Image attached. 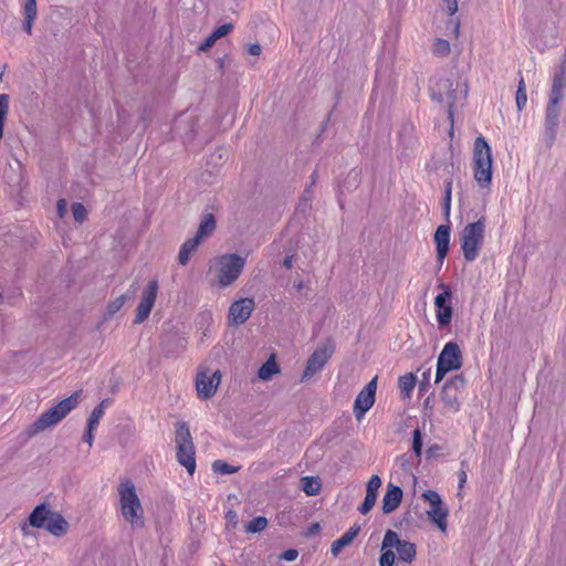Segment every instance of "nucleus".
<instances>
[{
	"instance_id": "nucleus-41",
	"label": "nucleus",
	"mask_w": 566,
	"mask_h": 566,
	"mask_svg": "<svg viewBox=\"0 0 566 566\" xmlns=\"http://www.w3.org/2000/svg\"><path fill=\"white\" fill-rule=\"evenodd\" d=\"M23 14L24 18L35 19L38 14L36 10V1L35 0H25L23 6Z\"/></svg>"
},
{
	"instance_id": "nucleus-8",
	"label": "nucleus",
	"mask_w": 566,
	"mask_h": 566,
	"mask_svg": "<svg viewBox=\"0 0 566 566\" xmlns=\"http://www.w3.org/2000/svg\"><path fill=\"white\" fill-rule=\"evenodd\" d=\"M461 366L462 355L459 345L454 342L447 343L438 356L434 381H441L447 373L458 370Z\"/></svg>"
},
{
	"instance_id": "nucleus-37",
	"label": "nucleus",
	"mask_w": 566,
	"mask_h": 566,
	"mask_svg": "<svg viewBox=\"0 0 566 566\" xmlns=\"http://www.w3.org/2000/svg\"><path fill=\"white\" fill-rule=\"evenodd\" d=\"M9 111V95L0 94V126L4 125Z\"/></svg>"
},
{
	"instance_id": "nucleus-36",
	"label": "nucleus",
	"mask_w": 566,
	"mask_h": 566,
	"mask_svg": "<svg viewBox=\"0 0 566 566\" xmlns=\"http://www.w3.org/2000/svg\"><path fill=\"white\" fill-rule=\"evenodd\" d=\"M380 485L381 479L377 474L371 475L367 482L366 493L377 496Z\"/></svg>"
},
{
	"instance_id": "nucleus-27",
	"label": "nucleus",
	"mask_w": 566,
	"mask_h": 566,
	"mask_svg": "<svg viewBox=\"0 0 566 566\" xmlns=\"http://www.w3.org/2000/svg\"><path fill=\"white\" fill-rule=\"evenodd\" d=\"M302 490L306 495H317L321 491L322 483L317 476H304L301 479Z\"/></svg>"
},
{
	"instance_id": "nucleus-44",
	"label": "nucleus",
	"mask_w": 566,
	"mask_h": 566,
	"mask_svg": "<svg viewBox=\"0 0 566 566\" xmlns=\"http://www.w3.org/2000/svg\"><path fill=\"white\" fill-rule=\"evenodd\" d=\"M200 239L195 235L193 238L187 240L182 245L181 248L185 249L186 251H189L190 253H192L197 247L199 245L200 243Z\"/></svg>"
},
{
	"instance_id": "nucleus-28",
	"label": "nucleus",
	"mask_w": 566,
	"mask_h": 566,
	"mask_svg": "<svg viewBox=\"0 0 566 566\" xmlns=\"http://www.w3.org/2000/svg\"><path fill=\"white\" fill-rule=\"evenodd\" d=\"M216 229V220L213 214L208 213L201 220L196 235L202 240L205 237L210 235Z\"/></svg>"
},
{
	"instance_id": "nucleus-6",
	"label": "nucleus",
	"mask_w": 566,
	"mask_h": 566,
	"mask_svg": "<svg viewBox=\"0 0 566 566\" xmlns=\"http://www.w3.org/2000/svg\"><path fill=\"white\" fill-rule=\"evenodd\" d=\"M484 218H480L474 222H470L462 229L460 233V244L465 261L473 262L476 260L484 241Z\"/></svg>"
},
{
	"instance_id": "nucleus-19",
	"label": "nucleus",
	"mask_w": 566,
	"mask_h": 566,
	"mask_svg": "<svg viewBox=\"0 0 566 566\" xmlns=\"http://www.w3.org/2000/svg\"><path fill=\"white\" fill-rule=\"evenodd\" d=\"M401 500L402 490L399 486L389 483L382 497V512L386 514L394 512L401 503Z\"/></svg>"
},
{
	"instance_id": "nucleus-11",
	"label": "nucleus",
	"mask_w": 566,
	"mask_h": 566,
	"mask_svg": "<svg viewBox=\"0 0 566 566\" xmlns=\"http://www.w3.org/2000/svg\"><path fill=\"white\" fill-rule=\"evenodd\" d=\"M464 378L462 376H453L447 380L442 387L440 398L443 408L449 412H457L461 406V394L464 388Z\"/></svg>"
},
{
	"instance_id": "nucleus-9",
	"label": "nucleus",
	"mask_w": 566,
	"mask_h": 566,
	"mask_svg": "<svg viewBox=\"0 0 566 566\" xmlns=\"http://www.w3.org/2000/svg\"><path fill=\"white\" fill-rule=\"evenodd\" d=\"M221 381V371L219 369L210 370L206 366H200L196 375V390L200 400H208L214 396Z\"/></svg>"
},
{
	"instance_id": "nucleus-46",
	"label": "nucleus",
	"mask_w": 566,
	"mask_h": 566,
	"mask_svg": "<svg viewBox=\"0 0 566 566\" xmlns=\"http://www.w3.org/2000/svg\"><path fill=\"white\" fill-rule=\"evenodd\" d=\"M56 212L60 218H63L67 212V202L65 199H60L56 203Z\"/></svg>"
},
{
	"instance_id": "nucleus-45",
	"label": "nucleus",
	"mask_w": 566,
	"mask_h": 566,
	"mask_svg": "<svg viewBox=\"0 0 566 566\" xmlns=\"http://www.w3.org/2000/svg\"><path fill=\"white\" fill-rule=\"evenodd\" d=\"M443 3L450 15L458 11V0H443Z\"/></svg>"
},
{
	"instance_id": "nucleus-51",
	"label": "nucleus",
	"mask_w": 566,
	"mask_h": 566,
	"mask_svg": "<svg viewBox=\"0 0 566 566\" xmlns=\"http://www.w3.org/2000/svg\"><path fill=\"white\" fill-rule=\"evenodd\" d=\"M248 52L251 55H259L261 53V46L259 44H250L248 48Z\"/></svg>"
},
{
	"instance_id": "nucleus-5",
	"label": "nucleus",
	"mask_w": 566,
	"mask_h": 566,
	"mask_svg": "<svg viewBox=\"0 0 566 566\" xmlns=\"http://www.w3.org/2000/svg\"><path fill=\"white\" fill-rule=\"evenodd\" d=\"M491 147L484 137L479 136L473 147V177L480 187L486 188L492 181Z\"/></svg>"
},
{
	"instance_id": "nucleus-57",
	"label": "nucleus",
	"mask_w": 566,
	"mask_h": 566,
	"mask_svg": "<svg viewBox=\"0 0 566 566\" xmlns=\"http://www.w3.org/2000/svg\"><path fill=\"white\" fill-rule=\"evenodd\" d=\"M3 128H4V125H1L0 126V139L2 138V135H3Z\"/></svg>"
},
{
	"instance_id": "nucleus-1",
	"label": "nucleus",
	"mask_w": 566,
	"mask_h": 566,
	"mask_svg": "<svg viewBox=\"0 0 566 566\" xmlns=\"http://www.w3.org/2000/svg\"><path fill=\"white\" fill-rule=\"evenodd\" d=\"M394 548H396L398 560L408 564L415 559L417 554L413 543L401 539L397 532L388 530L384 535L380 546L379 566H394L396 560Z\"/></svg>"
},
{
	"instance_id": "nucleus-53",
	"label": "nucleus",
	"mask_w": 566,
	"mask_h": 566,
	"mask_svg": "<svg viewBox=\"0 0 566 566\" xmlns=\"http://www.w3.org/2000/svg\"><path fill=\"white\" fill-rule=\"evenodd\" d=\"M176 340H177V352H176V353H181V352H184V350H185V348H186V342H185V339H182V338H179V337H178Z\"/></svg>"
},
{
	"instance_id": "nucleus-31",
	"label": "nucleus",
	"mask_w": 566,
	"mask_h": 566,
	"mask_svg": "<svg viewBox=\"0 0 566 566\" xmlns=\"http://www.w3.org/2000/svg\"><path fill=\"white\" fill-rule=\"evenodd\" d=\"M515 102H516V107L518 111H522L525 107L526 102H527L526 87H525V82H524L523 77H521L518 81V86H517V91H516V95H515Z\"/></svg>"
},
{
	"instance_id": "nucleus-4",
	"label": "nucleus",
	"mask_w": 566,
	"mask_h": 566,
	"mask_svg": "<svg viewBox=\"0 0 566 566\" xmlns=\"http://www.w3.org/2000/svg\"><path fill=\"white\" fill-rule=\"evenodd\" d=\"M80 395L81 392L76 391L41 413V416L30 426V432L35 434L57 424L78 405Z\"/></svg>"
},
{
	"instance_id": "nucleus-20",
	"label": "nucleus",
	"mask_w": 566,
	"mask_h": 566,
	"mask_svg": "<svg viewBox=\"0 0 566 566\" xmlns=\"http://www.w3.org/2000/svg\"><path fill=\"white\" fill-rule=\"evenodd\" d=\"M565 87H566V65H563V66H560V69L557 72L554 73L549 98H554L555 101H562L564 98Z\"/></svg>"
},
{
	"instance_id": "nucleus-25",
	"label": "nucleus",
	"mask_w": 566,
	"mask_h": 566,
	"mask_svg": "<svg viewBox=\"0 0 566 566\" xmlns=\"http://www.w3.org/2000/svg\"><path fill=\"white\" fill-rule=\"evenodd\" d=\"M233 29L232 24L231 23H224L220 27H218L200 45H199V50L200 51H206L208 50L209 48H211L214 42L227 35L231 30Z\"/></svg>"
},
{
	"instance_id": "nucleus-30",
	"label": "nucleus",
	"mask_w": 566,
	"mask_h": 566,
	"mask_svg": "<svg viewBox=\"0 0 566 566\" xmlns=\"http://www.w3.org/2000/svg\"><path fill=\"white\" fill-rule=\"evenodd\" d=\"M436 317H437V322L440 327L448 326L451 323V318H452L451 304L447 305L446 307H441L440 310H437Z\"/></svg>"
},
{
	"instance_id": "nucleus-59",
	"label": "nucleus",
	"mask_w": 566,
	"mask_h": 566,
	"mask_svg": "<svg viewBox=\"0 0 566 566\" xmlns=\"http://www.w3.org/2000/svg\"><path fill=\"white\" fill-rule=\"evenodd\" d=\"M427 375H430V371L423 373L424 377H427Z\"/></svg>"
},
{
	"instance_id": "nucleus-49",
	"label": "nucleus",
	"mask_w": 566,
	"mask_h": 566,
	"mask_svg": "<svg viewBox=\"0 0 566 566\" xmlns=\"http://www.w3.org/2000/svg\"><path fill=\"white\" fill-rule=\"evenodd\" d=\"M34 20H35V19L24 18V21H23V30H24L28 34H31V33H32V24H33Z\"/></svg>"
},
{
	"instance_id": "nucleus-54",
	"label": "nucleus",
	"mask_w": 566,
	"mask_h": 566,
	"mask_svg": "<svg viewBox=\"0 0 566 566\" xmlns=\"http://www.w3.org/2000/svg\"><path fill=\"white\" fill-rule=\"evenodd\" d=\"M293 255L285 256V259L283 260V266L286 269H291L293 266Z\"/></svg>"
},
{
	"instance_id": "nucleus-2",
	"label": "nucleus",
	"mask_w": 566,
	"mask_h": 566,
	"mask_svg": "<svg viewBox=\"0 0 566 566\" xmlns=\"http://www.w3.org/2000/svg\"><path fill=\"white\" fill-rule=\"evenodd\" d=\"M120 513L124 520L133 528H142L145 525L144 510L132 481L120 483L118 488Z\"/></svg>"
},
{
	"instance_id": "nucleus-16",
	"label": "nucleus",
	"mask_w": 566,
	"mask_h": 566,
	"mask_svg": "<svg viewBox=\"0 0 566 566\" xmlns=\"http://www.w3.org/2000/svg\"><path fill=\"white\" fill-rule=\"evenodd\" d=\"M560 102L549 98L546 107L544 139L548 147L553 145L557 136Z\"/></svg>"
},
{
	"instance_id": "nucleus-17",
	"label": "nucleus",
	"mask_w": 566,
	"mask_h": 566,
	"mask_svg": "<svg viewBox=\"0 0 566 566\" xmlns=\"http://www.w3.org/2000/svg\"><path fill=\"white\" fill-rule=\"evenodd\" d=\"M254 307L255 303L253 298L245 297L234 301L229 307V323L231 325H241L245 323L250 318Z\"/></svg>"
},
{
	"instance_id": "nucleus-52",
	"label": "nucleus",
	"mask_w": 566,
	"mask_h": 566,
	"mask_svg": "<svg viewBox=\"0 0 566 566\" xmlns=\"http://www.w3.org/2000/svg\"><path fill=\"white\" fill-rule=\"evenodd\" d=\"M458 478H459V489H462L467 482V473L462 470L458 473Z\"/></svg>"
},
{
	"instance_id": "nucleus-21",
	"label": "nucleus",
	"mask_w": 566,
	"mask_h": 566,
	"mask_svg": "<svg viewBox=\"0 0 566 566\" xmlns=\"http://www.w3.org/2000/svg\"><path fill=\"white\" fill-rule=\"evenodd\" d=\"M50 534L61 537L69 530V522L57 512H53L44 527Z\"/></svg>"
},
{
	"instance_id": "nucleus-33",
	"label": "nucleus",
	"mask_w": 566,
	"mask_h": 566,
	"mask_svg": "<svg viewBox=\"0 0 566 566\" xmlns=\"http://www.w3.org/2000/svg\"><path fill=\"white\" fill-rule=\"evenodd\" d=\"M268 525V520L264 516H258L251 520L247 526L245 531L248 533H258L263 531Z\"/></svg>"
},
{
	"instance_id": "nucleus-56",
	"label": "nucleus",
	"mask_w": 566,
	"mask_h": 566,
	"mask_svg": "<svg viewBox=\"0 0 566 566\" xmlns=\"http://www.w3.org/2000/svg\"><path fill=\"white\" fill-rule=\"evenodd\" d=\"M459 29H460V24H459V22H457V23L454 24V33H455V35H458V33H459Z\"/></svg>"
},
{
	"instance_id": "nucleus-47",
	"label": "nucleus",
	"mask_w": 566,
	"mask_h": 566,
	"mask_svg": "<svg viewBox=\"0 0 566 566\" xmlns=\"http://www.w3.org/2000/svg\"><path fill=\"white\" fill-rule=\"evenodd\" d=\"M298 552L296 549H286L282 553L281 558L286 562H293L297 558Z\"/></svg>"
},
{
	"instance_id": "nucleus-24",
	"label": "nucleus",
	"mask_w": 566,
	"mask_h": 566,
	"mask_svg": "<svg viewBox=\"0 0 566 566\" xmlns=\"http://www.w3.org/2000/svg\"><path fill=\"white\" fill-rule=\"evenodd\" d=\"M280 373V367L275 360V356L271 355L270 358L259 368L258 377L263 381H269Z\"/></svg>"
},
{
	"instance_id": "nucleus-12",
	"label": "nucleus",
	"mask_w": 566,
	"mask_h": 566,
	"mask_svg": "<svg viewBox=\"0 0 566 566\" xmlns=\"http://www.w3.org/2000/svg\"><path fill=\"white\" fill-rule=\"evenodd\" d=\"M453 82L449 78L442 80L439 84V92L432 93V98L442 102L446 99L448 104V115L451 122H453V106L455 101L458 99L457 94L458 91L461 94V97L464 99L467 97L468 88L465 84L457 83V88L453 90Z\"/></svg>"
},
{
	"instance_id": "nucleus-38",
	"label": "nucleus",
	"mask_w": 566,
	"mask_h": 566,
	"mask_svg": "<svg viewBox=\"0 0 566 566\" xmlns=\"http://www.w3.org/2000/svg\"><path fill=\"white\" fill-rule=\"evenodd\" d=\"M412 450L417 457L421 455L422 452V438L420 429H415L412 432Z\"/></svg>"
},
{
	"instance_id": "nucleus-26",
	"label": "nucleus",
	"mask_w": 566,
	"mask_h": 566,
	"mask_svg": "<svg viewBox=\"0 0 566 566\" xmlns=\"http://www.w3.org/2000/svg\"><path fill=\"white\" fill-rule=\"evenodd\" d=\"M416 386V377L408 373L399 377L398 387L402 398H409Z\"/></svg>"
},
{
	"instance_id": "nucleus-14",
	"label": "nucleus",
	"mask_w": 566,
	"mask_h": 566,
	"mask_svg": "<svg viewBox=\"0 0 566 566\" xmlns=\"http://www.w3.org/2000/svg\"><path fill=\"white\" fill-rule=\"evenodd\" d=\"M377 390V377H374L357 395L354 401V415L357 420L364 418L366 412L374 406Z\"/></svg>"
},
{
	"instance_id": "nucleus-55",
	"label": "nucleus",
	"mask_w": 566,
	"mask_h": 566,
	"mask_svg": "<svg viewBox=\"0 0 566 566\" xmlns=\"http://www.w3.org/2000/svg\"><path fill=\"white\" fill-rule=\"evenodd\" d=\"M106 403H107V400H103L95 408H101L103 410V413H104L105 412Z\"/></svg>"
},
{
	"instance_id": "nucleus-15",
	"label": "nucleus",
	"mask_w": 566,
	"mask_h": 566,
	"mask_svg": "<svg viewBox=\"0 0 566 566\" xmlns=\"http://www.w3.org/2000/svg\"><path fill=\"white\" fill-rule=\"evenodd\" d=\"M334 353V346L332 344H325L311 355L307 359L306 367L303 371L302 379H308L317 371H319L328 361Z\"/></svg>"
},
{
	"instance_id": "nucleus-34",
	"label": "nucleus",
	"mask_w": 566,
	"mask_h": 566,
	"mask_svg": "<svg viewBox=\"0 0 566 566\" xmlns=\"http://www.w3.org/2000/svg\"><path fill=\"white\" fill-rule=\"evenodd\" d=\"M432 52L437 56H446L450 53V43L444 39H436L432 44Z\"/></svg>"
},
{
	"instance_id": "nucleus-3",
	"label": "nucleus",
	"mask_w": 566,
	"mask_h": 566,
	"mask_svg": "<svg viewBox=\"0 0 566 566\" xmlns=\"http://www.w3.org/2000/svg\"><path fill=\"white\" fill-rule=\"evenodd\" d=\"M245 258L237 253L222 254L214 259L211 271L220 289L232 285L245 266Z\"/></svg>"
},
{
	"instance_id": "nucleus-10",
	"label": "nucleus",
	"mask_w": 566,
	"mask_h": 566,
	"mask_svg": "<svg viewBox=\"0 0 566 566\" xmlns=\"http://www.w3.org/2000/svg\"><path fill=\"white\" fill-rule=\"evenodd\" d=\"M422 499L429 504L427 515L429 520L442 532H447L448 507L443 504L441 496L434 490H427L422 493Z\"/></svg>"
},
{
	"instance_id": "nucleus-58",
	"label": "nucleus",
	"mask_w": 566,
	"mask_h": 566,
	"mask_svg": "<svg viewBox=\"0 0 566 566\" xmlns=\"http://www.w3.org/2000/svg\"><path fill=\"white\" fill-rule=\"evenodd\" d=\"M167 355L175 354V352H171L170 349H166Z\"/></svg>"
},
{
	"instance_id": "nucleus-43",
	"label": "nucleus",
	"mask_w": 566,
	"mask_h": 566,
	"mask_svg": "<svg viewBox=\"0 0 566 566\" xmlns=\"http://www.w3.org/2000/svg\"><path fill=\"white\" fill-rule=\"evenodd\" d=\"M102 417L103 410L101 408H94L88 417L87 427H90V429H95Z\"/></svg>"
},
{
	"instance_id": "nucleus-29",
	"label": "nucleus",
	"mask_w": 566,
	"mask_h": 566,
	"mask_svg": "<svg viewBox=\"0 0 566 566\" xmlns=\"http://www.w3.org/2000/svg\"><path fill=\"white\" fill-rule=\"evenodd\" d=\"M439 289H441L442 292L439 293L434 297L436 311L440 310L441 307H446L447 305L451 304V297H452L451 290H450V287L447 284L440 283L439 284Z\"/></svg>"
},
{
	"instance_id": "nucleus-60",
	"label": "nucleus",
	"mask_w": 566,
	"mask_h": 566,
	"mask_svg": "<svg viewBox=\"0 0 566 566\" xmlns=\"http://www.w3.org/2000/svg\"><path fill=\"white\" fill-rule=\"evenodd\" d=\"M427 375H430V371L423 373L424 377H427Z\"/></svg>"
},
{
	"instance_id": "nucleus-13",
	"label": "nucleus",
	"mask_w": 566,
	"mask_h": 566,
	"mask_svg": "<svg viewBox=\"0 0 566 566\" xmlns=\"http://www.w3.org/2000/svg\"><path fill=\"white\" fill-rule=\"evenodd\" d=\"M158 294V281L150 280L144 289L140 302L136 307V315L134 322L140 324L146 321L154 307Z\"/></svg>"
},
{
	"instance_id": "nucleus-35",
	"label": "nucleus",
	"mask_w": 566,
	"mask_h": 566,
	"mask_svg": "<svg viewBox=\"0 0 566 566\" xmlns=\"http://www.w3.org/2000/svg\"><path fill=\"white\" fill-rule=\"evenodd\" d=\"M72 213H73L74 220L78 223H82L86 219V216H87L86 208L84 207V205H82L80 202H75L72 205Z\"/></svg>"
},
{
	"instance_id": "nucleus-22",
	"label": "nucleus",
	"mask_w": 566,
	"mask_h": 566,
	"mask_svg": "<svg viewBox=\"0 0 566 566\" xmlns=\"http://www.w3.org/2000/svg\"><path fill=\"white\" fill-rule=\"evenodd\" d=\"M360 526L354 525L348 528L339 538L334 541L331 546V553L333 556H337L343 548L350 545L354 538L358 535Z\"/></svg>"
},
{
	"instance_id": "nucleus-50",
	"label": "nucleus",
	"mask_w": 566,
	"mask_h": 566,
	"mask_svg": "<svg viewBox=\"0 0 566 566\" xmlns=\"http://www.w3.org/2000/svg\"><path fill=\"white\" fill-rule=\"evenodd\" d=\"M95 429H90V427H87V430H86V433L84 434L83 437V440L88 443V446L91 447L93 444V439H94V436H93V431Z\"/></svg>"
},
{
	"instance_id": "nucleus-48",
	"label": "nucleus",
	"mask_w": 566,
	"mask_h": 566,
	"mask_svg": "<svg viewBox=\"0 0 566 566\" xmlns=\"http://www.w3.org/2000/svg\"><path fill=\"white\" fill-rule=\"evenodd\" d=\"M191 253L189 251H186L185 249L180 248L178 261L180 264L185 265L188 263L190 259Z\"/></svg>"
},
{
	"instance_id": "nucleus-23",
	"label": "nucleus",
	"mask_w": 566,
	"mask_h": 566,
	"mask_svg": "<svg viewBox=\"0 0 566 566\" xmlns=\"http://www.w3.org/2000/svg\"><path fill=\"white\" fill-rule=\"evenodd\" d=\"M52 513L45 504H40L31 512L29 523L33 527L44 528Z\"/></svg>"
},
{
	"instance_id": "nucleus-18",
	"label": "nucleus",
	"mask_w": 566,
	"mask_h": 566,
	"mask_svg": "<svg viewBox=\"0 0 566 566\" xmlns=\"http://www.w3.org/2000/svg\"><path fill=\"white\" fill-rule=\"evenodd\" d=\"M433 240L437 249V260L441 265L449 251L450 227L448 224L439 226L434 232Z\"/></svg>"
},
{
	"instance_id": "nucleus-39",
	"label": "nucleus",
	"mask_w": 566,
	"mask_h": 566,
	"mask_svg": "<svg viewBox=\"0 0 566 566\" xmlns=\"http://www.w3.org/2000/svg\"><path fill=\"white\" fill-rule=\"evenodd\" d=\"M376 500L377 496L366 493L364 502L358 507L359 513L363 515L367 514L374 507Z\"/></svg>"
},
{
	"instance_id": "nucleus-32",
	"label": "nucleus",
	"mask_w": 566,
	"mask_h": 566,
	"mask_svg": "<svg viewBox=\"0 0 566 566\" xmlns=\"http://www.w3.org/2000/svg\"><path fill=\"white\" fill-rule=\"evenodd\" d=\"M212 470L219 474H232L239 471V467H233L222 460L212 463Z\"/></svg>"
},
{
	"instance_id": "nucleus-40",
	"label": "nucleus",
	"mask_w": 566,
	"mask_h": 566,
	"mask_svg": "<svg viewBox=\"0 0 566 566\" xmlns=\"http://www.w3.org/2000/svg\"><path fill=\"white\" fill-rule=\"evenodd\" d=\"M127 298L128 297L125 294H123V295H119L117 298H115L112 303H109L107 306L108 315H114L116 312H118L122 308V306L125 304Z\"/></svg>"
},
{
	"instance_id": "nucleus-7",
	"label": "nucleus",
	"mask_w": 566,
	"mask_h": 566,
	"mask_svg": "<svg viewBox=\"0 0 566 566\" xmlns=\"http://www.w3.org/2000/svg\"><path fill=\"white\" fill-rule=\"evenodd\" d=\"M175 441L178 463L182 465L190 475H192L196 470V449L189 427L186 422L180 421L176 423Z\"/></svg>"
},
{
	"instance_id": "nucleus-42",
	"label": "nucleus",
	"mask_w": 566,
	"mask_h": 566,
	"mask_svg": "<svg viewBox=\"0 0 566 566\" xmlns=\"http://www.w3.org/2000/svg\"><path fill=\"white\" fill-rule=\"evenodd\" d=\"M451 209V181H448L446 185L444 199H443V212L446 218L448 219L450 216Z\"/></svg>"
}]
</instances>
